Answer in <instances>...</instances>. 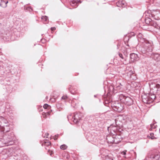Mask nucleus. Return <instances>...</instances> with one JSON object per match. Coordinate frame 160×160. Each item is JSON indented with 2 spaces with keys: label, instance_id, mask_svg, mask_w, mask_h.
Masks as SVG:
<instances>
[{
  "label": "nucleus",
  "instance_id": "obj_1",
  "mask_svg": "<svg viewBox=\"0 0 160 160\" xmlns=\"http://www.w3.org/2000/svg\"><path fill=\"white\" fill-rule=\"evenodd\" d=\"M6 132L3 130H0V140L4 144L7 145H12L14 143V135L12 132Z\"/></svg>",
  "mask_w": 160,
  "mask_h": 160
},
{
  "label": "nucleus",
  "instance_id": "obj_2",
  "mask_svg": "<svg viewBox=\"0 0 160 160\" xmlns=\"http://www.w3.org/2000/svg\"><path fill=\"white\" fill-rule=\"evenodd\" d=\"M142 42V47L141 48V51L142 53L148 54V53L152 51L153 47V44L152 42L144 40V42Z\"/></svg>",
  "mask_w": 160,
  "mask_h": 160
},
{
  "label": "nucleus",
  "instance_id": "obj_3",
  "mask_svg": "<svg viewBox=\"0 0 160 160\" xmlns=\"http://www.w3.org/2000/svg\"><path fill=\"white\" fill-rule=\"evenodd\" d=\"M3 120H1L2 122V125L0 130H3L6 132L9 131L10 128L9 127L10 124L8 121L4 117H3Z\"/></svg>",
  "mask_w": 160,
  "mask_h": 160
},
{
  "label": "nucleus",
  "instance_id": "obj_4",
  "mask_svg": "<svg viewBox=\"0 0 160 160\" xmlns=\"http://www.w3.org/2000/svg\"><path fill=\"white\" fill-rule=\"evenodd\" d=\"M151 160H160V152L158 151H153L148 155Z\"/></svg>",
  "mask_w": 160,
  "mask_h": 160
},
{
  "label": "nucleus",
  "instance_id": "obj_5",
  "mask_svg": "<svg viewBox=\"0 0 160 160\" xmlns=\"http://www.w3.org/2000/svg\"><path fill=\"white\" fill-rule=\"evenodd\" d=\"M122 102L128 106L132 105L133 103V99L128 96H123L122 98Z\"/></svg>",
  "mask_w": 160,
  "mask_h": 160
},
{
  "label": "nucleus",
  "instance_id": "obj_6",
  "mask_svg": "<svg viewBox=\"0 0 160 160\" xmlns=\"http://www.w3.org/2000/svg\"><path fill=\"white\" fill-rule=\"evenodd\" d=\"M113 109L118 112H121L123 109V105L120 103H118L115 104L113 107Z\"/></svg>",
  "mask_w": 160,
  "mask_h": 160
},
{
  "label": "nucleus",
  "instance_id": "obj_7",
  "mask_svg": "<svg viewBox=\"0 0 160 160\" xmlns=\"http://www.w3.org/2000/svg\"><path fill=\"white\" fill-rule=\"evenodd\" d=\"M81 118V117L80 116V115L78 114H76L74 117H73L72 119H73V122L74 123H77L80 120Z\"/></svg>",
  "mask_w": 160,
  "mask_h": 160
},
{
  "label": "nucleus",
  "instance_id": "obj_8",
  "mask_svg": "<svg viewBox=\"0 0 160 160\" xmlns=\"http://www.w3.org/2000/svg\"><path fill=\"white\" fill-rule=\"evenodd\" d=\"M142 100L144 103L147 104H149L152 102L149 97L146 95L142 96Z\"/></svg>",
  "mask_w": 160,
  "mask_h": 160
},
{
  "label": "nucleus",
  "instance_id": "obj_9",
  "mask_svg": "<svg viewBox=\"0 0 160 160\" xmlns=\"http://www.w3.org/2000/svg\"><path fill=\"white\" fill-rule=\"evenodd\" d=\"M125 2L123 0H119L116 3V4L118 7H124L126 6Z\"/></svg>",
  "mask_w": 160,
  "mask_h": 160
},
{
  "label": "nucleus",
  "instance_id": "obj_10",
  "mask_svg": "<svg viewBox=\"0 0 160 160\" xmlns=\"http://www.w3.org/2000/svg\"><path fill=\"white\" fill-rule=\"evenodd\" d=\"M130 56V59L132 62L137 60L138 58V55L134 53H131Z\"/></svg>",
  "mask_w": 160,
  "mask_h": 160
},
{
  "label": "nucleus",
  "instance_id": "obj_11",
  "mask_svg": "<svg viewBox=\"0 0 160 160\" xmlns=\"http://www.w3.org/2000/svg\"><path fill=\"white\" fill-rule=\"evenodd\" d=\"M127 75L132 79L135 80L136 79V77H135V74L132 70H130L127 72Z\"/></svg>",
  "mask_w": 160,
  "mask_h": 160
},
{
  "label": "nucleus",
  "instance_id": "obj_12",
  "mask_svg": "<svg viewBox=\"0 0 160 160\" xmlns=\"http://www.w3.org/2000/svg\"><path fill=\"white\" fill-rule=\"evenodd\" d=\"M106 140L108 143H115V139L111 136H108L107 137Z\"/></svg>",
  "mask_w": 160,
  "mask_h": 160
},
{
  "label": "nucleus",
  "instance_id": "obj_13",
  "mask_svg": "<svg viewBox=\"0 0 160 160\" xmlns=\"http://www.w3.org/2000/svg\"><path fill=\"white\" fill-rule=\"evenodd\" d=\"M8 2V0H1L0 3V6L3 8H5L7 6V3Z\"/></svg>",
  "mask_w": 160,
  "mask_h": 160
},
{
  "label": "nucleus",
  "instance_id": "obj_14",
  "mask_svg": "<svg viewBox=\"0 0 160 160\" xmlns=\"http://www.w3.org/2000/svg\"><path fill=\"white\" fill-rule=\"evenodd\" d=\"M71 5L72 6H76L77 3L79 2H81L80 0H71Z\"/></svg>",
  "mask_w": 160,
  "mask_h": 160
},
{
  "label": "nucleus",
  "instance_id": "obj_15",
  "mask_svg": "<svg viewBox=\"0 0 160 160\" xmlns=\"http://www.w3.org/2000/svg\"><path fill=\"white\" fill-rule=\"evenodd\" d=\"M149 21V24L150 25L154 27H155V28H158V25L157 24V23L155 22L152 21Z\"/></svg>",
  "mask_w": 160,
  "mask_h": 160
},
{
  "label": "nucleus",
  "instance_id": "obj_16",
  "mask_svg": "<svg viewBox=\"0 0 160 160\" xmlns=\"http://www.w3.org/2000/svg\"><path fill=\"white\" fill-rule=\"evenodd\" d=\"M51 143L49 141H44V142L42 144V146H45L47 147H48L50 146Z\"/></svg>",
  "mask_w": 160,
  "mask_h": 160
},
{
  "label": "nucleus",
  "instance_id": "obj_17",
  "mask_svg": "<svg viewBox=\"0 0 160 160\" xmlns=\"http://www.w3.org/2000/svg\"><path fill=\"white\" fill-rule=\"evenodd\" d=\"M150 99V100L151 101V102H152V101L155 99L156 96V95L154 94H150L148 96Z\"/></svg>",
  "mask_w": 160,
  "mask_h": 160
},
{
  "label": "nucleus",
  "instance_id": "obj_18",
  "mask_svg": "<svg viewBox=\"0 0 160 160\" xmlns=\"http://www.w3.org/2000/svg\"><path fill=\"white\" fill-rule=\"evenodd\" d=\"M42 21L43 22H47L48 20V18L46 16H43L41 18Z\"/></svg>",
  "mask_w": 160,
  "mask_h": 160
},
{
  "label": "nucleus",
  "instance_id": "obj_19",
  "mask_svg": "<svg viewBox=\"0 0 160 160\" xmlns=\"http://www.w3.org/2000/svg\"><path fill=\"white\" fill-rule=\"evenodd\" d=\"M67 147H68L67 145L64 144L60 146V148L62 150H65Z\"/></svg>",
  "mask_w": 160,
  "mask_h": 160
},
{
  "label": "nucleus",
  "instance_id": "obj_20",
  "mask_svg": "<svg viewBox=\"0 0 160 160\" xmlns=\"http://www.w3.org/2000/svg\"><path fill=\"white\" fill-rule=\"evenodd\" d=\"M122 85L120 83L119 85L116 87L117 90H120L122 88Z\"/></svg>",
  "mask_w": 160,
  "mask_h": 160
},
{
  "label": "nucleus",
  "instance_id": "obj_21",
  "mask_svg": "<svg viewBox=\"0 0 160 160\" xmlns=\"http://www.w3.org/2000/svg\"><path fill=\"white\" fill-rule=\"evenodd\" d=\"M127 152V150H124L122 152H121V154L122 155H124L123 157H124V158H126V157L125 156V155L126 154V152Z\"/></svg>",
  "mask_w": 160,
  "mask_h": 160
},
{
  "label": "nucleus",
  "instance_id": "obj_22",
  "mask_svg": "<svg viewBox=\"0 0 160 160\" xmlns=\"http://www.w3.org/2000/svg\"><path fill=\"white\" fill-rule=\"evenodd\" d=\"M150 126V130H152L153 129H155L156 128V126L154 124H151Z\"/></svg>",
  "mask_w": 160,
  "mask_h": 160
},
{
  "label": "nucleus",
  "instance_id": "obj_23",
  "mask_svg": "<svg viewBox=\"0 0 160 160\" xmlns=\"http://www.w3.org/2000/svg\"><path fill=\"white\" fill-rule=\"evenodd\" d=\"M148 137L151 139H153L155 138V137L154 136V134L153 133H150V135L148 136Z\"/></svg>",
  "mask_w": 160,
  "mask_h": 160
},
{
  "label": "nucleus",
  "instance_id": "obj_24",
  "mask_svg": "<svg viewBox=\"0 0 160 160\" xmlns=\"http://www.w3.org/2000/svg\"><path fill=\"white\" fill-rule=\"evenodd\" d=\"M160 85L159 84H157L155 85L154 88L157 89V90H156V91H157L158 90V89L160 88Z\"/></svg>",
  "mask_w": 160,
  "mask_h": 160
},
{
  "label": "nucleus",
  "instance_id": "obj_25",
  "mask_svg": "<svg viewBox=\"0 0 160 160\" xmlns=\"http://www.w3.org/2000/svg\"><path fill=\"white\" fill-rule=\"evenodd\" d=\"M3 119V117L0 116V126L1 127L2 125V122H1V120H2Z\"/></svg>",
  "mask_w": 160,
  "mask_h": 160
},
{
  "label": "nucleus",
  "instance_id": "obj_26",
  "mask_svg": "<svg viewBox=\"0 0 160 160\" xmlns=\"http://www.w3.org/2000/svg\"><path fill=\"white\" fill-rule=\"evenodd\" d=\"M49 107V105L47 104H45L44 105H43V108H45V109H46L48 107Z\"/></svg>",
  "mask_w": 160,
  "mask_h": 160
},
{
  "label": "nucleus",
  "instance_id": "obj_27",
  "mask_svg": "<svg viewBox=\"0 0 160 160\" xmlns=\"http://www.w3.org/2000/svg\"><path fill=\"white\" fill-rule=\"evenodd\" d=\"M69 91L71 92V93L72 94H74L75 92V91H73L71 90V88L69 89Z\"/></svg>",
  "mask_w": 160,
  "mask_h": 160
},
{
  "label": "nucleus",
  "instance_id": "obj_28",
  "mask_svg": "<svg viewBox=\"0 0 160 160\" xmlns=\"http://www.w3.org/2000/svg\"><path fill=\"white\" fill-rule=\"evenodd\" d=\"M67 97L66 96H63L62 97V99L66 100L67 98Z\"/></svg>",
  "mask_w": 160,
  "mask_h": 160
},
{
  "label": "nucleus",
  "instance_id": "obj_29",
  "mask_svg": "<svg viewBox=\"0 0 160 160\" xmlns=\"http://www.w3.org/2000/svg\"><path fill=\"white\" fill-rule=\"evenodd\" d=\"M58 134L55 135L54 137V140H56L58 138Z\"/></svg>",
  "mask_w": 160,
  "mask_h": 160
},
{
  "label": "nucleus",
  "instance_id": "obj_30",
  "mask_svg": "<svg viewBox=\"0 0 160 160\" xmlns=\"http://www.w3.org/2000/svg\"><path fill=\"white\" fill-rule=\"evenodd\" d=\"M48 152H50V155L51 156L52 154V151H51L50 149H48Z\"/></svg>",
  "mask_w": 160,
  "mask_h": 160
},
{
  "label": "nucleus",
  "instance_id": "obj_31",
  "mask_svg": "<svg viewBox=\"0 0 160 160\" xmlns=\"http://www.w3.org/2000/svg\"><path fill=\"white\" fill-rule=\"evenodd\" d=\"M119 57L121 58L122 59H124L125 60L124 58L123 57V56H122V54H121V53H119Z\"/></svg>",
  "mask_w": 160,
  "mask_h": 160
},
{
  "label": "nucleus",
  "instance_id": "obj_32",
  "mask_svg": "<svg viewBox=\"0 0 160 160\" xmlns=\"http://www.w3.org/2000/svg\"><path fill=\"white\" fill-rule=\"evenodd\" d=\"M159 56L158 55V54H155V55H154V58L155 59H156L155 58H157L158 56Z\"/></svg>",
  "mask_w": 160,
  "mask_h": 160
},
{
  "label": "nucleus",
  "instance_id": "obj_33",
  "mask_svg": "<svg viewBox=\"0 0 160 160\" xmlns=\"http://www.w3.org/2000/svg\"><path fill=\"white\" fill-rule=\"evenodd\" d=\"M56 29V28L54 27H52L51 28V31H54Z\"/></svg>",
  "mask_w": 160,
  "mask_h": 160
},
{
  "label": "nucleus",
  "instance_id": "obj_34",
  "mask_svg": "<svg viewBox=\"0 0 160 160\" xmlns=\"http://www.w3.org/2000/svg\"><path fill=\"white\" fill-rule=\"evenodd\" d=\"M132 152H133L134 153V155H135V157H136V152H134L133 151H132Z\"/></svg>",
  "mask_w": 160,
  "mask_h": 160
},
{
  "label": "nucleus",
  "instance_id": "obj_35",
  "mask_svg": "<svg viewBox=\"0 0 160 160\" xmlns=\"http://www.w3.org/2000/svg\"><path fill=\"white\" fill-rule=\"evenodd\" d=\"M71 116V115H69V116H68V120H69V118H70V117Z\"/></svg>",
  "mask_w": 160,
  "mask_h": 160
},
{
  "label": "nucleus",
  "instance_id": "obj_36",
  "mask_svg": "<svg viewBox=\"0 0 160 160\" xmlns=\"http://www.w3.org/2000/svg\"><path fill=\"white\" fill-rule=\"evenodd\" d=\"M45 134L47 135V136H48V135H49V134L48 133H46Z\"/></svg>",
  "mask_w": 160,
  "mask_h": 160
},
{
  "label": "nucleus",
  "instance_id": "obj_37",
  "mask_svg": "<svg viewBox=\"0 0 160 160\" xmlns=\"http://www.w3.org/2000/svg\"><path fill=\"white\" fill-rule=\"evenodd\" d=\"M44 114H46V113H45ZM43 117L44 118H46V115H45V116H43Z\"/></svg>",
  "mask_w": 160,
  "mask_h": 160
},
{
  "label": "nucleus",
  "instance_id": "obj_38",
  "mask_svg": "<svg viewBox=\"0 0 160 160\" xmlns=\"http://www.w3.org/2000/svg\"><path fill=\"white\" fill-rule=\"evenodd\" d=\"M107 160H113L112 159H107Z\"/></svg>",
  "mask_w": 160,
  "mask_h": 160
},
{
  "label": "nucleus",
  "instance_id": "obj_39",
  "mask_svg": "<svg viewBox=\"0 0 160 160\" xmlns=\"http://www.w3.org/2000/svg\"><path fill=\"white\" fill-rule=\"evenodd\" d=\"M45 149H47V148L46 147H45Z\"/></svg>",
  "mask_w": 160,
  "mask_h": 160
},
{
  "label": "nucleus",
  "instance_id": "obj_40",
  "mask_svg": "<svg viewBox=\"0 0 160 160\" xmlns=\"http://www.w3.org/2000/svg\"><path fill=\"white\" fill-rule=\"evenodd\" d=\"M48 98V97H46V98Z\"/></svg>",
  "mask_w": 160,
  "mask_h": 160
},
{
  "label": "nucleus",
  "instance_id": "obj_41",
  "mask_svg": "<svg viewBox=\"0 0 160 160\" xmlns=\"http://www.w3.org/2000/svg\"><path fill=\"white\" fill-rule=\"evenodd\" d=\"M25 6H24V8H25Z\"/></svg>",
  "mask_w": 160,
  "mask_h": 160
}]
</instances>
